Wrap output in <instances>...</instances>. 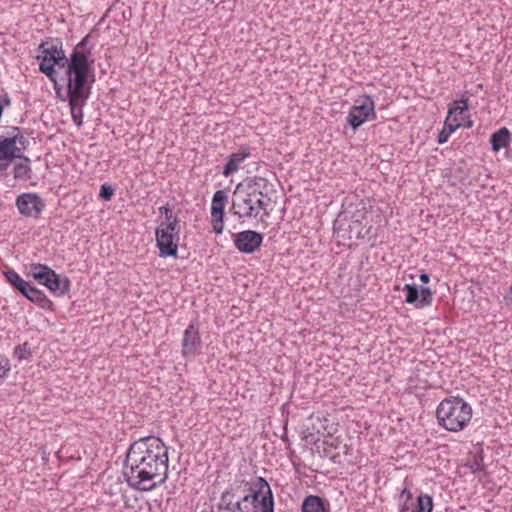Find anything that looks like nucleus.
I'll return each instance as SVG.
<instances>
[{"label":"nucleus","mask_w":512,"mask_h":512,"mask_svg":"<svg viewBox=\"0 0 512 512\" xmlns=\"http://www.w3.org/2000/svg\"><path fill=\"white\" fill-rule=\"evenodd\" d=\"M168 462V447L159 437H141L126 452L123 475L131 488L151 491L166 482Z\"/></svg>","instance_id":"f257e3e1"},{"label":"nucleus","mask_w":512,"mask_h":512,"mask_svg":"<svg viewBox=\"0 0 512 512\" xmlns=\"http://www.w3.org/2000/svg\"><path fill=\"white\" fill-rule=\"evenodd\" d=\"M90 35H86L72 50L65 68L66 97H89L91 94L90 77H94L92 47L89 46Z\"/></svg>","instance_id":"f03ea898"},{"label":"nucleus","mask_w":512,"mask_h":512,"mask_svg":"<svg viewBox=\"0 0 512 512\" xmlns=\"http://www.w3.org/2000/svg\"><path fill=\"white\" fill-rule=\"evenodd\" d=\"M438 424L451 432L463 430L472 418L471 406L462 398L451 396L443 399L436 409Z\"/></svg>","instance_id":"7ed1b4c3"},{"label":"nucleus","mask_w":512,"mask_h":512,"mask_svg":"<svg viewBox=\"0 0 512 512\" xmlns=\"http://www.w3.org/2000/svg\"><path fill=\"white\" fill-rule=\"evenodd\" d=\"M38 51L39 71L54 83L55 92L60 97L62 86L57 83L55 66L62 68L69 58L63 50V42L60 38H47L39 44Z\"/></svg>","instance_id":"20e7f679"},{"label":"nucleus","mask_w":512,"mask_h":512,"mask_svg":"<svg viewBox=\"0 0 512 512\" xmlns=\"http://www.w3.org/2000/svg\"><path fill=\"white\" fill-rule=\"evenodd\" d=\"M26 276L33 278L38 284L45 286L58 297L70 291L71 282L67 276H61L51 267L41 263H31L26 266Z\"/></svg>","instance_id":"39448f33"},{"label":"nucleus","mask_w":512,"mask_h":512,"mask_svg":"<svg viewBox=\"0 0 512 512\" xmlns=\"http://www.w3.org/2000/svg\"><path fill=\"white\" fill-rule=\"evenodd\" d=\"M179 232L180 226L173 227L171 224L156 229V246L160 257H178Z\"/></svg>","instance_id":"423d86ee"},{"label":"nucleus","mask_w":512,"mask_h":512,"mask_svg":"<svg viewBox=\"0 0 512 512\" xmlns=\"http://www.w3.org/2000/svg\"><path fill=\"white\" fill-rule=\"evenodd\" d=\"M375 103L371 96L364 95L356 100L348 113L346 121L356 131L366 121L375 120Z\"/></svg>","instance_id":"0eeeda50"},{"label":"nucleus","mask_w":512,"mask_h":512,"mask_svg":"<svg viewBox=\"0 0 512 512\" xmlns=\"http://www.w3.org/2000/svg\"><path fill=\"white\" fill-rule=\"evenodd\" d=\"M255 196L257 195L244 190L243 183H238L235 187L232 198L233 214L236 215L239 219H256V213H254L253 210L255 208Z\"/></svg>","instance_id":"6e6552de"},{"label":"nucleus","mask_w":512,"mask_h":512,"mask_svg":"<svg viewBox=\"0 0 512 512\" xmlns=\"http://www.w3.org/2000/svg\"><path fill=\"white\" fill-rule=\"evenodd\" d=\"M16 206L21 215L37 219L45 207L43 199L34 193H22L16 198Z\"/></svg>","instance_id":"1a4fd4ad"},{"label":"nucleus","mask_w":512,"mask_h":512,"mask_svg":"<svg viewBox=\"0 0 512 512\" xmlns=\"http://www.w3.org/2000/svg\"><path fill=\"white\" fill-rule=\"evenodd\" d=\"M233 242L239 252L252 254L261 247L263 235L254 230H244L234 235Z\"/></svg>","instance_id":"9d476101"},{"label":"nucleus","mask_w":512,"mask_h":512,"mask_svg":"<svg viewBox=\"0 0 512 512\" xmlns=\"http://www.w3.org/2000/svg\"><path fill=\"white\" fill-rule=\"evenodd\" d=\"M22 157V150L16 146L15 138L0 137V177H6L7 169L16 158Z\"/></svg>","instance_id":"9b49d317"},{"label":"nucleus","mask_w":512,"mask_h":512,"mask_svg":"<svg viewBox=\"0 0 512 512\" xmlns=\"http://www.w3.org/2000/svg\"><path fill=\"white\" fill-rule=\"evenodd\" d=\"M403 290L406 291L405 302L415 308H423L432 304V291L428 287L405 284Z\"/></svg>","instance_id":"f8f14e48"},{"label":"nucleus","mask_w":512,"mask_h":512,"mask_svg":"<svg viewBox=\"0 0 512 512\" xmlns=\"http://www.w3.org/2000/svg\"><path fill=\"white\" fill-rule=\"evenodd\" d=\"M202 341L199 328L196 324L190 323L185 329L182 338V355L185 358L195 357L199 353Z\"/></svg>","instance_id":"ddd939ff"},{"label":"nucleus","mask_w":512,"mask_h":512,"mask_svg":"<svg viewBox=\"0 0 512 512\" xmlns=\"http://www.w3.org/2000/svg\"><path fill=\"white\" fill-rule=\"evenodd\" d=\"M242 183L244 184V190L261 195L262 197H267L273 192L272 185L268 179L262 176L249 177Z\"/></svg>","instance_id":"4468645a"},{"label":"nucleus","mask_w":512,"mask_h":512,"mask_svg":"<svg viewBox=\"0 0 512 512\" xmlns=\"http://www.w3.org/2000/svg\"><path fill=\"white\" fill-rule=\"evenodd\" d=\"M22 295L42 309L49 311H53L54 309L53 302L46 294L31 284H29V287L26 288V292L22 293Z\"/></svg>","instance_id":"2eb2a0df"},{"label":"nucleus","mask_w":512,"mask_h":512,"mask_svg":"<svg viewBox=\"0 0 512 512\" xmlns=\"http://www.w3.org/2000/svg\"><path fill=\"white\" fill-rule=\"evenodd\" d=\"M250 149L249 148H241L238 152L232 153L227 163L223 167L222 174L225 177H229L234 172H236L240 166V164L250 156Z\"/></svg>","instance_id":"dca6fc26"},{"label":"nucleus","mask_w":512,"mask_h":512,"mask_svg":"<svg viewBox=\"0 0 512 512\" xmlns=\"http://www.w3.org/2000/svg\"><path fill=\"white\" fill-rule=\"evenodd\" d=\"M89 97L77 98L74 96H67L71 117L77 127H81L83 124V107L85 106Z\"/></svg>","instance_id":"f3484780"},{"label":"nucleus","mask_w":512,"mask_h":512,"mask_svg":"<svg viewBox=\"0 0 512 512\" xmlns=\"http://www.w3.org/2000/svg\"><path fill=\"white\" fill-rule=\"evenodd\" d=\"M511 133L508 128L502 127L494 132L490 137V143L494 152L500 151L509 145Z\"/></svg>","instance_id":"a211bd4d"},{"label":"nucleus","mask_w":512,"mask_h":512,"mask_svg":"<svg viewBox=\"0 0 512 512\" xmlns=\"http://www.w3.org/2000/svg\"><path fill=\"white\" fill-rule=\"evenodd\" d=\"M227 193L225 190H217L213 197L211 202V217H225V204L227 202Z\"/></svg>","instance_id":"6ab92c4d"},{"label":"nucleus","mask_w":512,"mask_h":512,"mask_svg":"<svg viewBox=\"0 0 512 512\" xmlns=\"http://www.w3.org/2000/svg\"><path fill=\"white\" fill-rule=\"evenodd\" d=\"M302 512H327L324 500L317 495L307 496L302 503Z\"/></svg>","instance_id":"aec40b11"},{"label":"nucleus","mask_w":512,"mask_h":512,"mask_svg":"<svg viewBox=\"0 0 512 512\" xmlns=\"http://www.w3.org/2000/svg\"><path fill=\"white\" fill-rule=\"evenodd\" d=\"M5 278L7 282L18 292L21 294L26 292V288L29 287V282L25 281L23 278L20 277V275L12 270L9 269L4 272Z\"/></svg>","instance_id":"412c9836"},{"label":"nucleus","mask_w":512,"mask_h":512,"mask_svg":"<svg viewBox=\"0 0 512 512\" xmlns=\"http://www.w3.org/2000/svg\"><path fill=\"white\" fill-rule=\"evenodd\" d=\"M22 162L16 164L13 169L15 179H28L30 178V159L22 154L20 158Z\"/></svg>","instance_id":"4be33fe9"},{"label":"nucleus","mask_w":512,"mask_h":512,"mask_svg":"<svg viewBox=\"0 0 512 512\" xmlns=\"http://www.w3.org/2000/svg\"><path fill=\"white\" fill-rule=\"evenodd\" d=\"M269 201V195L267 197H262L261 195L255 196V208L253 210L254 213H256V219L259 218L263 221L264 217L269 216V212L267 211Z\"/></svg>","instance_id":"5701e85b"},{"label":"nucleus","mask_w":512,"mask_h":512,"mask_svg":"<svg viewBox=\"0 0 512 512\" xmlns=\"http://www.w3.org/2000/svg\"><path fill=\"white\" fill-rule=\"evenodd\" d=\"M159 212L164 216V220L160 223L159 226H166L168 224H171L173 227L179 226V220L177 216L174 215L173 210L169 204L160 207Z\"/></svg>","instance_id":"b1692460"},{"label":"nucleus","mask_w":512,"mask_h":512,"mask_svg":"<svg viewBox=\"0 0 512 512\" xmlns=\"http://www.w3.org/2000/svg\"><path fill=\"white\" fill-rule=\"evenodd\" d=\"M432 509V497L427 494H420L417 497V503L416 506L412 509V512H432Z\"/></svg>","instance_id":"393cba45"},{"label":"nucleus","mask_w":512,"mask_h":512,"mask_svg":"<svg viewBox=\"0 0 512 512\" xmlns=\"http://www.w3.org/2000/svg\"><path fill=\"white\" fill-rule=\"evenodd\" d=\"M460 126L461 124L458 122L457 116L453 117V110L448 109V115L444 121L443 129H446L450 134H452Z\"/></svg>","instance_id":"a878e982"},{"label":"nucleus","mask_w":512,"mask_h":512,"mask_svg":"<svg viewBox=\"0 0 512 512\" xmlns=\"http://www.w3.org/2000/svg\"><path fill=\"white\" fill-rule=\"evenodd\" d=\"M14 355L19 360H25L30 358L32 355V351L28 342H24L23 344L17 345L14 348Z\"/></svg>","instance_id":"bb28decb"},{"label":"nucleus","mask_w":512,"mask_h":512,"mask_svg":"<svg viewBox=\"0 0 512 512\" xmlns=\"http://www.w3.org/2000/svg\"><path fill=\"white\" fill-rule=\"evenodd\" d=\"M360 221L359 219H356L355 221H352L351 224H349V235L348 238L351 239L353 237L355 238H364L366 234L369 233V229L365 232L362 231V229H359Z\"/></svg>","instance_id":"cd10ccee"},{"label":"nucleus","mask_w":512,"mask_h":512,"mask_svg":"<svg viewBox=\"0 0 512 512\" xmlns=\"http://www.w3.org/2000/svg\"><path fill=\"white\" fill-rule=\"evenodd\" d=\"M453 110L454 114L463 115L464 112L468 110V100L467 99H460V100H454L450 105L449 108Z\"/></svg>","instance_id":"c85d7f7f"},{"label":"nucleus","mask_w":512,"mask_h":512,"mask_svg":"<svg viewBox=\"0 0 512 512\" xmlns=\"http://www.w3.org/2000/svg\"><path fill=\"white\" fill-rule=\"evenodd\" d=\"M10 369V361L6 357L0 355V385L3 383Z\"/></svg>","instance_id":"c756f323"},{"label":"nucleus","mask_w":512,"mask_h":512,"mask_svg":"<svg viewBox=\"0 0 512 512\" xmlns=\"http://www.w3.org/2000/svg\"><path fill=\"white\" fill-rule=\"evenodd\" d=\"M114 194V189L109 184H102L100 187L99 196L105 201L111 200Z\"/></svg>","instance_id":"7c9ffc66"},{"label":"nucleus","mask_w":512,"mask_h":512,"mask_svg":"<svg viewBox=\"0 0 512 512\" xmlns=\"http://www.w3.org/2000/svg\"><path fill=\"white\" fill-rule=\"evenodd\" d=\"M211 218H212L211 224L213 227V231L216 234H221L224 229V217L216 216V217H211Z\"/></svg>","instance_id":"2f4dec72"},{"label":"nucleus","mask_w":512,"mask_h":512,"mask_svg":"<svg viewBox=\"0 0 512 512\" xmlns=\"http://www.w3.org/2000/svg\"><path fill=\"white\" fill-rule=\"evenodd\" d=\"M12 130L16 131L17 134L10 136V138H15L16 144L17 143L20 144L22 146V148L25 149L26 145L28 144V139L25 136H23L22 134H20L19 127H12Z\"/></svg>","instance_id":"473e14b6"},{"label":"nucleus","mask_w":512,"mask_h":512,"mask_svg":"<svg viewBox=\"0 0 512 512\" xmlns=\"http://www.w3.org/2000/svg\"><path fill=\"white\" fill-rule=\"evenodd\" d=\"M11 105V98L7 93L0 94V111L1 115L3 114L4 108L9 107Z\"/></svg>","instance_id":"72a5a7b5"},{"label":"nucleus","mask_w":512,"mask_h":512,"mask_svg":"<svg viewBox=\"0 0 512 512\" xmlns=\"http://www.w3.org/2000/svg\"><path fill=\"white\" fill-rule=\"evenodd\" d=\"M470 469L473 473H477L483 470L482 457H475L473 462L470 464Z\"/></svg>","instance_id":"f704fd0d"},{"label":"nucleus","mask_w":512,"mask_h":512,"mask_svg":"<svg viewBox=\"0 0 512 512\" xmlns=\"http://www.w3.org/2000/svg\"><path fill=\"white\" fill-rule=\"evenodd\" d=\"M450 135H451V134L449 133V131H447L446 129H442V130L439 132L438 136H437V142H438L439 144H444V143H446V142L448 141V139H449Z\"/></svg>","instance_id":"c9c22d12"},{"label":"nucleus","mask_w":512,"mask_h":512,"mask_svg":"<svg viewBox=\"0 0 512 512\" xmlns=\"http://www.w3.org/2000/svg\"><path fill=\"white\" fill-rule=\"evenodd\" d=\"M333 230L334 232H336L339 236H342V237H345V233H342L344 232L345 230L342 228V224L340 222V220H335L334 222V225H333Z\"/></svg>","instance_id":"e433bc0d"},{"label":"nucleus","mask_w":512,"mask_h":512,"mask_svg":"<svg viewBox=\"0 0 512 512\" xmlns=\"http://www.w3.org/2000/svg\"><path fill=\"white\" fill-rule=\"evenodd\" d=\"M412 499V493L407 488H404L400 493V500L409 502Z\"/></svg>","instance_id":"4c0bfd02"},{"label":"nucleus","mask_w":512,"mask_h":512,"mask_svg":"<svg viewBox=\"0 0 512 512\" xmlns=\"http://www.w3.org/2000/svg\"><path fill=\"white\" fill-rule=\"evenodd\" d=\"M420 281L424 284H427L430 281V275L427 273L420 274Z\"/></svg>","instance_id":"58836bf2"},{"label":"nucleus","mask_w":512,"mask_h":512,"mask_svg":"<svg viewBox=\"0 0 512 512\" xmlns=\"http://www.w3.org/2000/svg\"><path fill=\"white\" fill-rule=\"evenodd\" d=\"M505 303L511 304L512 303V291H508L507 294L504 296Z\"/></svg>","instance_id":"ea45409f"},{"label":"nucleus","mask_w":512,"mask_h":512,"mask_svg":"<svg viewBox=\"0 0 512 512\" xmlns=\"http://www.w3.org/2000/svg\"><path fill=\"white\" fill-rule=\"evenodd\" d=\"M409 509V506H408V502L403 501L402 504H400V512H404V511H407Z\"/></svg>","instance_id":"a19ab883"},{"label":"nucleus","mask_w":512,"mask_h":512,"mask_svg":"<svg viewBox=\"0 0 512 512\" xmlns=\"http://www.w3.org/2000/svg\"><path fill=\"white\" fill-rule=\"evenodd\" d=\"M473 125V122L471 120H468L467 123L464 125L466 128H471Z\"/></svg>","instance_id":"79ce46f5"},{"label":"nucleus","mask_w":512,"mask_h":512,"mask_svg":"<svg viewBox=\"0 0 512 512\" xmlns=\"http://www.w3.org/2000/svg\"><path fill=\"white\" fill-rule=\"evenodd\" d=\"M282 440L283 441H288V438L285 436V437H282Z\"/></svg>","instance_id":"37998d69"}]
</instances>
